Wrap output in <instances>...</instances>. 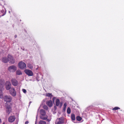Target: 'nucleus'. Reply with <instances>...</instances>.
I'll return each instance as SVG.
<instances>
[{
    "mask_svg": "<svg viewBox=\"0 0 124 124\" xmlns=\"http://www.w3.org/2000/svg\"><path fill=\"white\" fill-rule=\"evenodd\" d=\"M67 106V104L66 103H64L63 106V109L64 111H65L66 110V108Z\"/></svg>",
    "mask_w": 124,
    "mask_h": 124,
    "instance_id": "nucleus-24",
    "label": "nucleus"
},
{
    "mask_svg": "<svg viewBox=\"0 0 124 124\" xmlns=\"http://www.w3.org/2000/svg\"><path fill=\"white\" fill-rule=\"evenodd\" d=\"M54 107L55 108H56V107L55 106Z\"/></svg>",
    "mask_w": 124,
    "mask_h": 124,
    "instance_id": "nucleus-36",
    "label": "nucleus"
},
{
    "mask_svg": "<svg viewBox=\"0 0 124 124\" xmlns=\"http://www.w3.org/2000/svg\"><path fill=\"white\" fill-rule=\"evenodd\" d=\"M46 96L48 97H51L52 96V94L50 93H46Z\"/></svg>",
    "mask_w": 124,
    "mask_h": 124,
    "instance_id": "nucleus-26",
    "label": "nucleus"
},
{
    "mask_svg": "<svg viewBox=\"0 0 124 124\" xmlns=\"http://www.w3.org/2000/svg\"><path fill=\"white\" fill-rule=\"evenodd\" d=\"M19 67L21 69L23 70L26 68V64L22 61H21L18 64Z\"/></svg>",
    "mask_w": 124,
    "mask_h": 124,
    "instance_id": "nucleus-2",
    "label": "nucleus"
},
{
    "mask_svg": "<svg viewBox=\"0 0 124 124\" xmlns=\"http://www.w3.org/2000/svg\"><path fill=\"white\" fill-rule=\"evenodd\" d=\"M0 89V97L2 98H3V95L2 93V89Z\"/></svg>",
    "mask_w": 124,
    "mask_h": 124,
    "instance_id": "nucleus-23",
    "label": "nucleus"
},
{
    "mask_svg": "<svg viewBox=\"0 0 124 124\" xmlns=\"http://www.w3.org/2000/svg\"><path fill=\"white\" fill-rule=\"evenodd\" d=\"M1 119H0V123L1 122Z\"/></svg>",
    "mask_w": 124,
    "mask_h": 124,
    "instance_id": "nucleus-34",
    "label": "nucleus"
},
{
    "mask_svg": "<svg viewBox=\"0 0 124 124\" xmlns=\"http://www.w3.org/2000/svg\"><path fill=\"white\" fill-rule=\"evenodd\" d=\"M58 119L59 121L57 122L56 124H62L64 123V120L63 117L59 118Z\"/></svg>",
    "mask_w": 124,
    "mask_h": 124,
    "instance_id": "nucleus-11",
    "label": "nucleus"
},
{
    "mask_svg": "<svg viewBox=\"0 0 124 124\" xmlns=\"http://www.w3.org/2000/svg\"><path fill=\"white\" fill-rule=\"evenodd\" d=\"M24 71L25 73L29 76H32L33 75V72L30 70L25 69Z\"/></svg>",
    "mask_w": 124,
    "mask_h": 124,
    "instance_id": "nucleus-7",
    "label": "nucleus"
},
{
    "mask_svg": "<svg viewBox=\"0 0 124 124\" xmlns=\"http://www.w3.org/2000/svg\"><path fill=\"white\" fill-rule=\"evenodd\" d=\"M1 14L2 16H3L5 15L6 12V10L4 8H2V9L0 11Z\"/></svg>",
    "mask_w": 124,
    "mask_h": 124,
    "instance_id": "nucleus-13",
    "label": "nucleus"
},
{
    "mask_svg": "<svg viewBox=\"0 0 124 124\" xmlns=\"http://www.w3.org/2000/svg\"><path fill=\"white\" fill-rule=\"evenodd\" d=\"M76 118L77 120L78 121H81L82 119L81 117H80L79 116H77L76 117Z\"/></svg>",
    "mask_w": 124,
    "mask_h": 124,
    "instance_id": "nucleus-22",
    "label": "nucleus"
},
{
    "mask_svg": "<svg viewBox=\"0 0 124 124\" xmlns=\"http://www.w3.org/2000/svg\"><path fill=\"white\" fill-rule=\"evenodd\" d=\"M22 91L24 93H26V90L24 89H22Z\"/></svg>",
    "mask_w": 124,
    "mask_h": 124,
    "instance_id": "nucleus-30",
    "label": "nucleus"
},
{
    "mask_svg": "<svg viewBox=\"0 0 124 124\" xmlns=\"http://www.w3.org/2000/svg\"><path fill=\"white\" fill-rule=\"evenodd\" d=\"M27 66L28 68L30 69H32L33 68L32 65L30 63L28 64Z\"/></svg>",
    "mask_w": 124,
    "mask_h": 124,
    "instance_id": "nucleus-21",
    "label": "nucleus"
},
{
    "mask_svg": "<svg viewBox=\"0 0 124 124\" xmlns=\"http://www.w3.org/2000/svg\"><path fill=\"white\" fill-rule=\"evenodd\" d=\"M2 61L5 63H6L8 62V58L7 59L6 57H4L2 59Z\"/></svg>",
    "mask_w": 124,
    "mask_h": 124,
    "instance_id": "nucleus-15",
    "label": "nucleus"
},
{
    "mask_svg": "<svg viewBox=\"0 0 124 124\" xmlns=\"http://www.w3.org/2000/svg\"><path fill=\"white\" fill-rule=\"evenodd\" d=\"M6 112L8 114H9L11 112V109H6Z\"/></svg>",
    "mask_w": 124,
    "mask_h": 124,
    "instance_id": "nucleus-18",
    "label": "nucleus"
},
{
    "mask_svg": "<svg viewBox=\"0 0 124 124\" xmlns=\"http://www.w3.org/2000/svg\"><path fill=\"white\" fill-rule=\"evenodd\" d=\"M40 115V118L43 120H46L47 118V116L46 115V112L43 109H41L39 111Z\"/></svg>",
    "mask_w": 124,
    "mask_h": 124,
    "instance_id": "nucleus-1",
    "label": "nucleus"
},
{
    "mask_svg": "<svg viewBox=\"0 0 124 124\" xmlns=\"http://www.w3.org/2000/svg\"><path fill=\"white\" fill-rule=\"evenodd\" d=\"M67 112L68 114H70L71 112V110L70 107H68L67 110Z\"/></svg>",
    "mask_w": 124,
    "mask_h": 124,
    "instance_id": "nucleus-25",
    "label": "nucleus"
},
{
    "mask_svg": "<svg viewBox=\"0 0 124 124\" xmlns=\"http://www.w3.org/2000/svg\"><path fill=\"white\" fill-rule=\"evenodd\" d=\"M16 118V117L14 116H10L8 119V121L10 123L14 122Z\"/></svg>",
    "mask_w": 124,
    "mask_h": 124,
    "instance_id": "nucleus-9",
    "label": "nucleus"
},
{
    "mask_svg": "<svg viewBox=\"0 0 124 124\" xmlns=\"http://www.w3.org/2000/svg\"><path fill=\"white\" fill-rule=\"evenodd\" d=\"M39 124H46V123L45 121L40 120L39 122Z\"/></svg>",
    "mask_w": 124,
    "mask_h": 124,
    "instance_id": "nucleus-19",
    "label": "nucleus"
},
{
    "mask_svg": "<svg viewBox=\"0 0 124 124\" xmlns=\"http://www.w3.org/2000/svg\"><path fill=\"white\" fill-rule=\"evenodd\" d=\"M28 123V121H26L25 122V124H27Z\"/></svg>",
    "mask_w": 124,
    "mask_h": 124,
    "instance_id": "nucleus-31",
    "label": "nucleus"
},
{
    "mask_svg": "<svg viewBox=\"0 0 124 124\" xmlns=\"http://www.w3.org/2000/svg\"><path fill=\"white\" fill-rule=\"evenodd\" d=\"M71 117L72 120H75V116L74 114H72L71 115Z\"/></svg>",
    "mask_w": 124,
    "mask_h": 124,
    "instance_id": "nucleus-20",
    "label": "nucleus"
},
{
    "mask_svg": "<svg viewBox=\"0 0 124 124\" xmlns=\"http://www.w3.org/2000/svg\"><path fill=\"white\" fill-rule=\"evenodd\" d=\"M11 82L12 85L15 86L17 85L18 82L17 80L15 78H12L11 80Z\"/></svg>",
    "mask_w": 124,
    "mask_h": 124,
    "instance_id": "nucleus-8",
    "label": "nucleus"
},
{
    "mask_svg": "<svg viewBox=\"0 0 124 124\" xmlns=\"http://www.w3.org/2000/svg\"><path fill=\"white\" fill-rule=\"evenodd\" d=\"M17 37V35H15V38H16Z\"/></svg>",
    "mask_w": 124,
    "mask_h": 124,
    "instance_id": "nucleus-33",
    "label": "nucleus"
},
{
    "mask_svg": "<svg viewBox=\"0 0 124 124\" xmlns=\"http://www.w3.org/2000/svg\"><path fill=\"white\" fill-rule=\"evenodd\" d=\"M60 104V101L58 99H57L55 101L56 105L57 106H58Z\"/></svg>",
    "mask_w": 124,
    "mask_h": 124,
    "instance_id": "nucleus-16",
    "label": "nucleus"
},
{
    "mask_svg": "<svg viewBox=\"0 0 124 124\" xmlns=\"http://www.w3.org/2000/svg\"><path fill=\"white\" fill-rule=\"evenodd\" d=\"M4 101L7 102H10L12 99L11 97L10 96L6 95L4 97Z\"/></svg>",
    "mask_w": 124,
    "mask_h": 124,
    "instance_id": "nucleus-3",
    "label": "nucleus"
},
{
    "mask_svg": "<svg viewBox=\"0 0 124 124\" xmlns=\"http://www.w3.org/2000/svg\"><path fill=\"white\" fill-rule=\"evenodd\" d=\"M11 83L9 81H7L6 82V89L7 90H9L11 88Z\"/></svg>",
    "mask_w": 124,
    "mask_h": 124,
    "instance_id": "nucleus-10",
    "label": "nucleus"
},
{
    "mask_svg": "<svg viewBox=\"0 0 124 124\" xmlns=\"http://www.w3.org/2000/svg\"><path fill=\"white\" fill-rule=\"evenodd\" d=\"M8 70L10 72H14L16 70V67L14 65L8 67Z\"/></svg>",
    "mask_w": 124,
    "mask_h": 124,
    "instance_id": "nucleus-6",
    "label": "nucleus"
},
{
    "mask_svg": "<svg viewBox=\"0 0 124 124\" xmlns=\"http://www.w3.org/2000/svg\"><path fill=\"white\" fill-rule=\"evenodd\" d=\"M16 74L17 75H20L22 74L21 71L19 70H17L16 71Z\"/></svg>",
    "mask_w": 124,
    "mask_h": 124,
    "instance_id": "nucleus-17",
    "label": "nucleus"
},
{
    "mask_svg": "<svg viewBox=\"0 0 124 124\" xmlns=\"http://www.w3.org/2000/svg\"><path fill=\"white\" fill-rule=\"evenodd\" d=\"M43 108L44 109H45L46 110H47L48 109V108L46 105H44L43 107Z\"/></svg>",
    "mask_w": 124,
    "mask_h": 124,
    "instance_id": "nucleus-28",
    "label": "nucleus"
},
{
    "mask_svg": "<svg viewBox=\"0 0 124 124\" xmlns=\"http://www.w3.org/2000/svg\"><path fill=\"white\" fill-rule=\"evenodd\" d=\"M8 61H9V62L12 64H13L15 62L14 59L13 57L11 55L8 54Z\"/></svg>",
    "mask_w": 124,
    "mask_h": 124,
    "instance_id": "nucleus-4",
    "label": "nucleus"
},
{
    "mask_svg": "<svg viewBox=\"0 0 124 124\" xmlns=\"http://www.w3.org/2000/svg\"><path fill=\"white\" fill-rule=\"evenodd\" d=\"M120 109V108L118 107H115L114 108H113L112 109L113 110H117L118 109Z\"/></svg>",
    "mask_w": 124,
    "mask_h": 124,
    "instance_id": "nucleus-27",
    "label": "nucleus"
},
{
    "mask_svg": "<svg viewBox=\"0 0 124 124\" xmlns=\"http://www.w3.org/2000/svg\"><path fill=\"white\" fill-rule=\"evenodd\" d=\"M54 100H55V98H53V102H54Z\"/></svg>",
    "mask_w": 124,
    "mask_h": 124,
    "instance_id": "nucleus-32",
    "label": "nucleus"
},
{
    "mask_svg": "<svg viewBox=\"0 0 124 124\" xmlns=\"http://www.w3.org/2000/svg\"><path fill=\"white\" fill-rule=\"evenodd\" d=\"M9 92L10 94L13 96H15L16 95V92L15 89L13 87H12L9 90Z\"/></svg>",
    "mask_w": 124,
    "mask_h": 124,
    "instance_id": "nucleus-5",
    "label": "nucleus"
},
{
    "mask_svg": "<svg viewBox=\"0 0 124 124\" xmlns=\"http://www.w3.org/2000/svg\"><path fill=\"white\" fill-rule=\"evenodd\" d=\"M2 124H5V123H3Z\"/></svg>",
    "mask_w": 124,
    "mask_h": 124,
    "instance_id": "nucleus-35",
    "label": "nucleus"
},
{
    "mask_svg": "<svg viewBox=\"0 0 124 124\" xmlns=\"http://www.w3.org/2000/svg\"><path fill=\"white\" fill-rule=\"evenodd\" d=\"M46 104L49 107H51L53 105L52 101L51 100L46 102Z\"/></svg>",
    "mask_w": 124,
    "mask_h": 124,
    "instance_id": "nucleus-14",
    "label": "nucleus"
},
{
    "mask_svg": "<svg viewBox=\"0 0 124 124\" xmlns=\"http://www.w3.org/2000/svg\"><path fill=\"white\" fill-rule=\"evenodd\" d=\"M4 83V80L3 79H0V88L2 89Z\"/></svg>",
    "mask_w": 124,
    "mask_h": 124,
    "instance_id": "nucleus-12",
    "label": "nucleus"
},
{
    "mask_svg": "<svg viewBox=\"0 0 124 124\" xmlns=\"http://www.w3.org/2000/svg\"><path fill=\"white\" fill-rule=\"evenodd\" d=\"M11 107L10 105H8L7 106L6 109H11Z\"/></svg>",
    "mask_w": 124,
    "mask_h": 124,
    "instance_id": "nucleus-29",
    "label": "nucleus"
}]
</instances>
